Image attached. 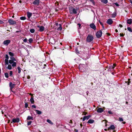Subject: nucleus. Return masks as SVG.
Wrapping results in <instances>:
<instances>
[{"mask_svg": "<svg viewBox=\"0 0 132 132\" xmlns=\"http://www.w3.org/2000/svg\"><path fill=\"white\" fill-rule=\"evenodd\" d=\"M127 29L128 30H129L130 32H131L132 31V30L130 27H128L127 28Z\"/></svg>", "mask_w": 132, "mask_h": 132, "instance_id": "34", "label": "nucleus"}, {"mask_svg": "<svg viewBox=\"0 0 132 132\" xmlns=\"http://www.w3.org/2000/svg\"><path fill=\"white\" fill-rule=\"evenodd\" d=\"M103 111V110L102 108H99L98 109L97 111L98 113H101Z\"/></svg>", "mask_w": 132, "mask_h": 132, "instance_id": "14", "label": "nucleus"}, {"mask_svg": "<svg viewBox=\"0 0 132 132\" xmlns=\"http://www.w3.org/2000/svg\"><path fill=\"white\" fill-rule=\"evenodd\" d=\"M104 130H105V131H106V130H107V129H104Z\"/></svg>", "mask_w": 132, "mask_h": 132, "instance_id": "62", "label": "nucleus"}, {"mask_svg": "<svg viewBox=\"0 0 132 132\" xmlns=\"http://www.w3.org/2000/svg\"><path fill=\"white\" fill-rule=\"evenodd\" d=\"M99 22L100 23V24L101 25H103V24L102 23V22H101V21H99Z\"/></svg>", "mask_w": 132, "mask_h": 132, "instance_id": "52", "label": "nucleus"}, {"mask_svg": "<svg viewBox=\"0 0 132 132\" xmlns=\"http://www.w3.org/2000/svg\"><path fill=\"white\" fill-rule=\"evenodd\" d=\"M115 5H116L117 6H119V4H118V3H115Z\"/></svg>", "mask_w": 132, "mask_h": 132, "instance_id": "43", "label": "nucleus"}, {"mask_svg": "<svg viewBox=\"0 0 132 132\" xmlns=\"http://www.w3.org/2000/svg\"><path fill=\"white\" fill-rule=\"evenodd\" d=\"M3 23H4V22L3 21L0 20V24H3Z\"/></svg>", "mask_w": 132, "mask_h": 132, "instance_id": "45", "label": "nucleus"}, {"mask_svg": "<svg viewBox=\"0 0 132 132\" xmlns=\"http://www.w3.org/2000/svg\"><path fill=\"white\" fill-rule=\"evenodd\" d=\"M81 65H82V64L80 65L79 66V69H81L82 68H81Z\"/></svg>", "mask_w": 132, "mask_h": 132, "instance_id": "50", "label": "nucleus"}, {"mask_svg": "<svg viewBox=\"0 0 132 132\" xmlns=\"http://www.w3.org/2000/svg\"><path fill=\"white\" fill-rule=\"evenodd\" d=\"M89 0L91 2H92L94 5H95V2H94V1L93 0Z\"/></svg>", "mask_w": 132, "mask_h": 132, "instance_id": "37", "label": "nucleus"}, {"mask_svg": "<svg viewBox=\"0 0 132 132\" xmlns=\"http://www.w3.org/2000/svg\"><path fill=\"white\" fill-rule=\"evenodd\" d=\"M115 31L116 32H118V30L117 29L115 30Z\"/></svg>", "mask_w": 132, "mask_h": 132, "instance_id": "54", "label": "nucleus"}, {"mask_svg": "<svg viewBox=\"0 0 132 132\" xmlns=\"http://www.w3.org/2000/svg\"><path fill=\"white\" fill-rule=\"evenodd\" d=\"M69 10L70 13L71 14H76L77 13V9L72 7H70L69 8Z\"/></svg>", "mask_w": 132, "mask_h": 132, "instance_id": "2", "label": "nucleus"}, {"mask_svg": "<svg viewBox=\"0 0 132 132\" xmlns=\"http://www.w3.org/2000/svg\"><path fill=\"white\" fill-rule=\"evenodd\" d=\"M29 95H30L32 96H33V94H32L30 93L29 94Z\"/></svg>", "mask_w": 132, "mask_h": 132, "instance_id": "55", "label": "nucleus"}, {"mask_svg": "<svg viewBox=\"0 0 132 132\" xmlns=\"http://www.w3.org/2000/svg\"><path fill=\"white\" fill-rule=\"evenodd\" d=\"M28 106V104L27 103L25 104V107L27 108Z\"/></svg>", "mask_w": 132, "mask_h": 132, "instance_id": "46", "label": "nucleus"}, {"mask_svg": "<svg viewBox=\"0 0 132 132\" xmlns=\"http://www.w3.org/2000/svg\"><path fill=\"white\" fill-rule=\"evenodd\" d=\"M6 68L10 70H11L12 69V67L11 65H8V66L6 67Z\"/></svg>", "mask_w": 132, "mask_h": 132, "instance_id": "20", "label": "nucleus"}, {"mask_svg": "<svg viewBox=\"0 0 132 132\" xmlns=\"http://www.w3.org/2000/svg\"><path fill=\"white\" fill-rule=\"evenodd\" d=\"M93 39V36L91 35H88L87 39L86 41L88 42H90L92 41Z\"/></svg>", "mask_w": 132, "mask_h": 132, "instance_id": "3", "label": "nucleus"}, {"mask_svg": "<svg viewBox=\"0 0 132 132\" xmlns=\"http://www.w3.org/2000/svg\"><path fill=\"white\" fill-rule=\"evenodd\" d=\"M21 20H24L26 19V18L24 16H22L20 18Z\"/></svg>", "mask_w": 132, "mask_h": 132, "instance_id": "30", "label": "nucleus"}, {"mask_svg": "<svg viewBox=\"0 0 132 132\" xmlns=\"http://www.w3.org/2000/svg\"><path fill=\"white\" fill-rule=\"evenodd\" d=\"M31 123H32L31 121H29L27 123V125L28 126L30 125Z\"/></svg>", "mask_w": 132, "mask_h": 132, "instance_id": "36", "label": "nucleus"}, {"mask_svg": "<svg viewBox=\"0 0 132 132\" xmlns=\"http://www.w3.org/2000/svg\"><path fill=\"white\" fill-rule=\"evenodd\" d=\"M115 128V127L113 125H111V126L109 127L108 128V130H109L110 129H114Z\"/></svg>", "mask_w": 132, "mask_h": 132, "instance_id": "15", "label": "nucleus"}, {"mask_svg": "<svg viewBox=\"0 0 132 132\" xmlns=\"http://www.w3.org/2000/svg\"><path fill=\"white\" fill-rule=\"evenodd\" d=\"M90 117L91 116L90 115L84 116L83 118L82 121H84L86 119L87 120H88L90 118Z\"/></svg>", "mask_w": 132, "mask_h": 132, "instance_id": "12", "label": "nucleus"}, {"mask_svg": "<svg viewBox=\"0 0 132 132\" xmlns=\"http://www.w3.org/2000/svg\"><path fill=\"white\" fill-rule=\"evenodd\" d=\"M129 83H130L129 81V82H128V85H129Z\"/></svg>", "mask_w": 132, "mask_h": 132, "instance_id": "63", "label": "nucleus"}, {"mask_svg": "<svg viewBox=\"0 0 132 132\" xmlns=\"http://www.w3.org/2000/svg\"><path fill=\"white\" fill-rule=\"evenodd\" d=\"M47 121L51 125H53V123L49 119L47 120Z\"/></svg>", "mask_w": 132, "mask_h": 132, "instance_id": "23", "label": "nucleus"}, {"mask_svg": "<svg viewBox=\"0 0 132 132\" xmlns=\"http://www.w3.org/2000/svg\"><path fill=\"white\" fill-rule=\"evenodd\" d=\"M102 32L100 30L97 32L96 33V36L98 38H100L102 36Z\"/></svg>", "mask_w": 132, "mask_h": 132, "instance_id": "5", "label": "nucleus"}, {"mask_svg": "<svg viewBox=\"0 0 132 132\" xmlns=\"http://www.w3.org/2000/svg\"><path fill=\"white\" fill-rule=\"evenodd\" d=\"M19 2L20 3H21L22 2V1H19Z\"/></svg>", "mask_w": 132, "mask_h": 132, "instance_id": "59", "label": "nucleus"}, {"mask_svg": "<svg viewBox=\"0 0 132 132\" xmlns=\"http://www.w3.org/2000/svg\"><path fill=\"white\" fill-rule=\"evenodd\" d=\"M30 101L31 102V103H33L34 102V101L33 98L32 97H31L30 99Z\"/></svg>", "mask_w": 132, "mask_h": 132, "instance_id": "22", "label": "nucleus"}, {"mask_svg": "<svg viewBox=\"0 0 132 132\" xmlns=\"http://www.w3.org/2000/svg\"><path fill=\"white\" fill-rule=\"evenodd\" d=\"M4 75L5 77L7 78L9 77L8 73H5L4 74Z\"/></svg>", "mask_w": 132, "mask_h": 132, "instance_id": "28", "label": "nucleus"}, {"mask_svg": "<svg viewBox=\"0 0 132 132\" xmlns=\"http://www.w3.org/2000/svg\"><path fill=\"white\" fill-rule=\"evenodd\" d=\"M94 122V120L93 119H89L87 123H92Z\"/></svg>", "mask_w": 132, "mask_h": 132, "instance_id": "17", "label": "nucleus"}, {"mask_svg": "<svg viewBox=\"0 0 132 132\" xmlns=\"http://www.w3.org/2000/svg\"><path fill=\"white\" fill-rule=\"evenodd\" d=\"M9 74L10 76L11 77H12V76L13 72L12 71H10Z\"/></svg>", "mask_w": 132, "mask_h": 132, "instance_id": "33", "label": "nucleus"}, {"mask_svg": "<svg viewBox=\"0 0 132 132\" xmlns=\"http://www.w3.org/2000/svg\"><path fill=\"white\" fill-rule=\"evenodd\" d=\"M113 21L112 19H108L106 21V23L109 24H111L112 23Z\"/></svg>", "mask_w": 132, "mask_h": 132, "instance_id": "11", "label": "nucleus"}, {"mask_svg": "<svg viewBox=\"0 0 132 132\" xmlns=\"http://www.w3.org/2000/svg\"><path fill=\"white\" fill-rule=\"evenodd\" d=\"M10 42V40H7L4 41L3 42L4 45L7 46Z\"/></svg>", "mask_w": 132, "mask_h": 132, "instance_id": "8", "label": "nucleus"}, {"mask_svg": "<svg viewBox=\"0 0 132 132\" xmlns=\"http://www.w3.org/2000/svg\"><path fill=\"white\" fill-rule=\"evenodd\" d=\"M37 27L39 29V31L40 32H42L44 30V28L42 26H38Z\"/></svg>", "mask_w": 132, "mask_h": 132, "instance_id": "7", "label": "nucleus"}, {"mask_svg": "<svg viewBox=\"0 0 132 132\" xmlns=\"http://www.w3.org/2000/svg\"><path fill=\"white\" fill-rule=\"evenodd\" d=\"M40 3L39 0H35L33 3V4L35 5H38Z\"/></svg>", "mask_w": 132, "mask_h": 132, "instance_id": "10", "label": "nucleus"}, {"mask_svg": "<svg viewBox=\"0 0 132 132\" xmlns=\"http://www.w3.org/2000/svg\"><path fill=\"white\" fill-rule=\"evenodd\" d=\"M102 27L104 29V26H103V25H102Z\"/></svg>", "mask_w": 132, "mask_h": 132, "instance_id": "58", "label": "nucleus"}, {"mask_svg": "<svg viewBox=\"0 0 132 132\" xmlns=\"http://www.w3.org/2000/svg\"><path fill=\"white\" fill-rule=\"evenodd\" d=\"M5 58H6L5 59H8L9 58V57L8 56L7 54L6 55H5Z\"/></svg>", "mask_w": 132, "mask_h": 132, "instance_id": "38", "label": "nucleus"}, {"mask_svg": "<svg viewBox=\"0 0 132 132\" xmlns=\"http://www.w3.org/2000/svg\"><path fill=\"white\" fill-rule=\"evenodd\" d=\"M11 60H10L9 61V63L10 64H12V66L13 67H15L16 65V62H14V61H15V59L13 56L10 57Z\"/></svg>", "mask_w": 132, "mask_h": 132, "instance_id": "1", "label": "nucleus"}, {"mask_svg": "<svg viewBox=\"0 0 132 132\" xmlns=\"http://www.w3.org/2000/svg\"><path fill=\"white\" fill-rule=\"evenodd\" d=\"M30 31L31 33H33L34 32L35 30L34 29H32L30 30Z\"/></svg>", "mask_w": 132, "mask_h": 132, "instance_id": "25", "label": "nucleus"}, {"mask_svg": "<svg viewBox=\"0 0 132 132\" xmlns=\"http://www.w3.org/2000/svg\"><path fill=\"white\" fill-rule=\"evenodd\" d=\"M8 22L11 25H14L16 23L15 21L13 20L12 19H9L8 20Z\"/></svg>", "mask_w": 132, "mask_h": 132, "instance_id": "6", "label": "nucleus"}, {"mask_svg": "<svg viewBox=\"0 0 132 132\" xmlns=\"http://www.w3.org/2000/svg\"><path fill=\"white\" fill-rule=\"evenodd\" d=\"M116 15H114L113 16V17H114L115 16H116Z\"/></svg>", "mask_w": 132, "mask_h": 132, "instance_id": "60", "label": "nucleus"}, {"mask_svg": "<svg viewBox=\"0 0 132 132\" xmlns=\"http://www.w3.org/2000/svg\"><path fill=\"white\" fill-rule=\"evenodd\" d=\"M7 109V107L5 106H3L1 107V109L2 114H3L4 112H5Z\"/></svg>", "mask_w": 132, "mask_h": 132, "instance_id": "4", "label": "nucleus"}, {"mask_svg": "<svg viewBox=\"0 0 132 132\" xmlns=\"http://www.w3.org/2000/svg\"><path fill=\"white\" fill-rule=\"evenodd\" d=\"M87 113L86 112H83V114L84 115H86L87 114Z\"/></svg>", "mask_w": 132, "mask_h": 132, "instance_id": "49", "label": "nucleus"}, {"mask_svg": "<svg viewBox=\"0 0 132 132\" xmlns=\"http://www.w3.org/2000/svg\"><path fill=\"white\" fill-rule=\"evenodd\" d=\"M80 126H81V127L82 126V124H80Z\"/></svg>", "mask_w": 132, "mask_h": 132, "instance_id": "61", "label": "nucleus"}, {"mask_svg": "<svg viewBox=\"0 0 132 132\" xmlns=\"http://www.w3.org/2000/svg\"><path fill=\"white\" fill-rule=\"evenodd\" d=\"M32 107L35 108H36V106L34 105H32Z\"/></svg>", "mask_w": 132, "mask_h": 132, "instance_id": "44", "label": "nucleus"}, {"mask_svg": "<svg viewBox=\"0 0 132 132\" xmlns=\"http://www.w3.org/2000/svg\"><path fill=\"white\" fill-rule=\"evenodd\" d=\"M119 26L121 28L122 27V25L120 24H119Z\"/></svg>", "mask_w": 132, "mask_h": 132, "instance_id": "53", "label": "nucleus"}, {"mask_svg": "<svg viewBox=\"0 0 132 132\" xmlns=\"http://www.w3.org/2000/svg\"><path fill=\"white\" fill-rule=\"evenodd\" d=\"M78 25L79 26V27H80L81 26L80 24L79 23L78 24Z\"/></svg>", "mask_w": 132, "mask_h": 132, "instance_id": "57", "label": "nucleus"}, {"mask_svg": "<svg viewBox=\"0 0 132 132\" xmlns=\"http://www.w3.org/2000/svg\"><path fill=\"white\" fill-rule=\"evenodd\" d=\"M77 45H79V43H77Z\"/></svg>", "mask_w": 132, "mask_h": 132, "instance_id": "64", "label": "nucleus"}, {"mask_svg": "<svg viewBox=\"0 0 132 132\" xmlns=\"http://www.w3.org/2000/svg\"><path fill=\"white\" fill-rule=\"evenodd\" d=\"M122 123L123 124H125L126 123V122H122Z\"/></svg>", "mask_w": 132, "mask_h": 132, "instance_id": "56", "label": "nucleus"}, {"mask_svg": "<svg viewBox=\"0 0 132 132\" xmlns=\"http://www.w3.org/2000/svg\"><path fill=\"white\" fill-rule=\"evenodd\" d=\"M120 35L121 36H124V34L122 33H120Z\"/></svg>", "mask_w": 132, "mask_h": 132, "instance_id": "42", "label": "nucleus"}, {"mask_svg": "<svg viewBox=\"0 0 132 132\" xmlns=\"http://www.w3.org/2000/svg\"><path fill=\"white\" fill-rule=\"evenodd\" d=\"M27 78L28 79H29L30 78V76H27Z\"/></svg>", "mask_w": 132, "mask_h": 132, "instance_id": "51", "label": "nucleus"}, {"mask_svg": "<svg viewBox=\"0 0 132 132\" xmlns=\"http://www.w3.org/2000/svg\"><path fill=\"white\" fill-rule=\"evenodd\" d=\"M23 41L24 42H27V39L26 38L23 40Z\"/></svg>", "mask_w": 132, "mask_h": 132, "instance_id": "41", "label": "nucleus"}, {"mask_svg": "<svg viewBox=\"0 0 132 132\" xmlns=\"http://www.w3.org/2000/svg\"><path fill=\"white\" fill-rule=\"evenodd\" d=\"M33 41V40L32 38H29V43H32Z\"/></svg>", "mask_w": 132, "mask_h": 132, "instance_id": "26", "label": "nucleus"}, {"mask_svg": "<svg viewBox=\"0 0 132 132\" xmlns=\"http://www.w3.org/2000/svg\"><path fill=\"white\" fill-rule=\"evenodd\" d=\"M28 120H29L30 119H31L32 120H33V117H32L31 116H28L27 118V119Z\"/></svg>", "mask_w": 132, "mask_h": 132, "instance_id": "24", "label": "nucleus"}, {"mask_svg": "<svg viewBox=\"0 0 132 132\" xmlns=\"http://www.w3.org/2000/svg\"><path fill=\"white\" fill-rule=\"evenodd\" d=\"M112 66V69H113L114 68H115V67L116 66V64H114L113 65V66Z\"/></svg>", "mask_w": 132, "mask_h": 132, "instance_id": "39", "label": "nucleus"}, {"mask_svg": "<svg viewBox=\"0 0 132 132\" xmlns=\"http://www.w3.org/2000/svg\"><path fill=\"white\" fill-rule=\"evenodd\" d=\"M119 120L120 121H123V120L122 118H119Z\"/></svg>", "mask_w": 132, "mask_h": 132, "instance_id": "35", "label": "nucleus"}, {"mask_svg": "<svg viewBox=\"0 0 132 132\" xmlns=\"http://www.w3.org/2000/svg\"><path fill=\"white\" fill-rule=\"evenodd\" d=\"M60 27L58 28V30H62V27H61V24H59Z\"/></svg>", "mask_w": 132, "mask_h": 132, "instance_id": "32", "label": "nucleus"}, {"mask_svg": "<svg viewBox=\"0 0 132 132\" xmlns=\"http://www.w3.org/2000/svg\"><path fill=\"white\" fill-rule=\"evenodd\" d=\"M132 23V19H128L127 21V23L129 24H130Z\"/></svg>", "mask_w": 132, "mask_h": 132, "instance_id": "16", "label": "nucleus"}, {"mask_svg": "<svg viewBox=\"0 0 132 132\" xmlns=\"http://www.w3.org/2000/svg\"><path fill=\"white\" fill-rule=\"evenodd\" d=\"M35 111L38 114H40L42 113V112L40 111L35 110Z\"/></svg>", "mask_w": 132, "mask_h": 132, "instance_id": "18", "label": "nucleus"}, {"mask_svg": "<svg viewBox=\"0 0 132 132\" xmlns=\"http://www.w3.org/2000/svg\"><path fill=\"white\" fill-rule=\"evenodd\" d=\"M19 119L18 118L13 119L12 122L14 123L18 122L19 121Z\"/></svg>", "mask_w": 132, "mask_h": 132, "instance_id": "13", "label": "nucleus"}, {"mask_svg": "<svg viewBox=\"0 0 132 132\" xmlns=\"http://www.w3.org/2000/svg\"><path fill=\"white\" fill-rule=\"evenodd\" d=\"M9 62H5V64L6 65H9Z\"/></svg>", "mask_w": 132, "mask_h": 132, "instance_id": "40", "label": "nucleus"}, {"mask_svg": "<svg viewBox=\"0 0 132 132\" xmlns=\"http://www.w3.org/2000/svg\"><path fill=\"white\" fill-rule=\"evenodd\" d=\"M9 55L11 56V57L13 56H14V54L13 53L11 52H9Z\"/></svg>", "mask_w": 132, "mask_h": 132, "instance_id": "27", "label": "nucleus"}, {"mask_svg": "<svg viewBox=\"0 0 132 132\" xmlns=\"http://www.w3.org/2000/svg\"><path fill=\"white\" fill-rule=\"evenodd\" d=\"M90 27L94 30H95L96 29V26L93 23H92L90 24Z\"/></svg>", "mask_w": 132, "mask_h": 132, "instance_id": "9", "label": "nucleus"}, {"mask_svg": "<svg viewBox=\"0 0 132 132\" xmlns=\"http://www.w3.org/2000/svg\"><path fill=\"white\" fill-rule=\"evenodd\" d=\"M101 2L104 4H106L108 2L107 0H101Z\"/></svg>", "mask_w": 132, "mask_h": 132, "instance_id": "19", "label": "nucleus"}, {"mask_svg": "<svg viewBox=\"0 0 132 132\" xmlns=\"http://www.w3.org/2000/svg\"><path fill=\"white\" fill-rule=\"evenodd\" d=\"M18 72L19 73H20L21 71V68L19 67H18Z\"/></svg>", "mask_w": 132, "mask_h": 132, "instance_id": "29", "label": "nucleus"}, {"mask_svg": "<svg viewBox=\"0 0 132 132\" xmlns=\"http://www.w3.org/2000/svg\"><path fill=\"white\" fill-rule=\"evenodd\" d=\"M32 15V14L31 13L28 12L27 13V16L28 18H30Z\"/></svg>", "mask_w": 132, "mask_h": 132, "instance_id": "21", "label": "nucleus"}, {"mask_svg": "<svg viewBox=\"0 0 132 132\" xmlns=\"http://www.w3.org/2000/svg\"><path fill=\"white\" fill-rule=\"evenodd\" d=\"M108 113H109V114H112V112H111L110 111H108Z\"/></svg>", "mask_w": 132, "mask_h": 132, "instance_id": "47", "label": "nucleus"}, {"mask_svg": "<svg viewBox=\"0 0 132 132\" xmlns=\"http://www.w3.org/2000/svg\"><path fill=\"white\" fill-rule=\"evenodd\" d=\"M112 69H112V65L109 66V70L110 71H112Z\"/></svg>", "mask_w": 132, "mask_h": 132, "instance_id": "31", "label": "nucleus"}, {"mask_svg": "<svg viewBox=\"0 0 132 132\" xmlns=\"http://www.w3.org/2000/svg\"><path fill=\"white\" fill-rule=\"evenodd\" d=\"M5 62H8V59H5Z\"/></svg>", "mask_w": 132, "mask_h": 132, "instance_id": "48", "label": "nucleus"}]
</instances>
